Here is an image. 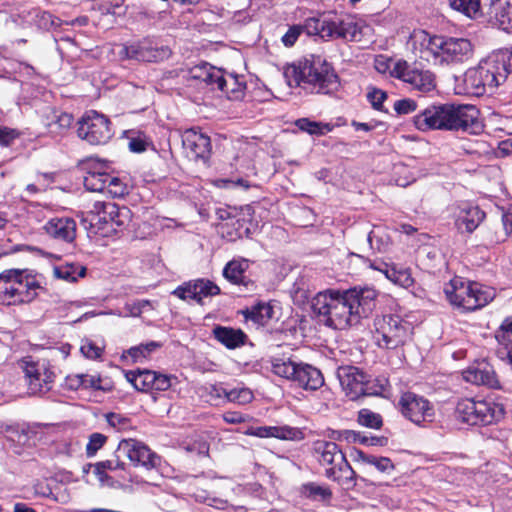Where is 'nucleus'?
I'll use <instances>...</instances> for the list:
<instances>
[{
    "label": "nucleus",
    "instance_id": "obj_5",
    "mask_svg": "<svg viewBox=\"0 0 512 512\" xmlns=\"http://www.w3.org/2000/svg\"><path fill=\"white\" fill-rule=\"evenodd\" d=\"M446 299L455 308L463 311H474L487 305L493 300L495 294L486 290L480 284L464 281L455 277L444 288Z\"/></svg>",
    "mask_w": 512,
    "mask_h": 512
},
{
    "label": "nucleus",
    "instance_id": "obj_29",
    "mask_svg": "<svg viewBox=\"0 0 512 512\" xmlns=\"http://www.w3.org/2000/svg\"><path fill=\"white\" fill-rule=\"evenodd\" d=\"M473 55V45L469 39L449 37V46L445 64L462 63Z\"/></svg>",
    "mask_w": 512,
    "mask_h": 512
},
{
    "label": "nucleus",
    "instance_id": "obj_28",
    "mask_svg": "<svg viewBox=\"0 0 512 512\" xmlns=\"http://www.w3.org/2000/svg\"><path fill=\"white\" fill-rule=\"evenodd\" d=\"M214 338L227 349H236L245 345L247 335L241 329L217 325L213 328Z\"/></svg>",
    "mask_w": 512,
    "mask_h": 512
},
{
    "label": "nucleus",
    "instance_id": "obj_6",
    "mask_svg": "<svg viewBox=\"0 0 512 512\" xmlns=\"http://www.w3.org/2000/svg\"><path fill=\"white\" fill-rule=\"evenodd\" d=\"M302 27L309 36H319L326 41L342 39L345 42L360 41L363 28L350 17L334 21L322 16L307 18Z\"/></svg>",
    "mask_w": 512,
    "mask_h": 512
},
{
    "label": "nucleus",
    "instance_id": "obj_27",
    "mask_svg": "<svg viewBox=\"0 0 512 512\" xmlns=\"http://www.w3.org/2000/svg\"><path fill=\"white\" fill-rule=\"evenodd\" d=\"M53 238L71 243L76 237V222L72 218H53L45 226Z\"/></svg>",
    "mask_w": 512,
    "mask_h": 512
},
{
    "label": "nucleus",
    "instance_id": "obj_52",
    "mask_svg": "<svg viewBox=\"0 0 512 512\" xmlns=\"http://www.w3.org/2000/svg\"><path fill=\"white\" fill-rule=\"evenodd\" d=\"M107 437L101 433H92L89 437V442L86 446V455L93 457L99 449L103 447Z\"/></svg>",
    "mask_w": 512,
    "mask_h": 512
},
{
    "label": "nucleus",
    "instance_id": "obj_42",
    "mask_svg": "<svg viewBox=\"0 0 512 512\" xmlns=\"http://www.w3.org/2000/svg\"><path fill=\"white\" fill-rule=\"evenodd\" d=\"M451 8L468 17L475 16L480 10V0H449Z\"/></svg>",
    "mask_w": 512,
    "mask_h": 512
},
{
    "label": "nucleus",
    "instance_id": "obj_24",
    "mask_svg": "<svg viewBox=\"0 0 512 512\" xmlns=\"http://www.w3.org/2000/svg\"><path fill=\"white\" fill-rule=\"evenodd\" d=\"M21 276L13 277L16 290V300L19 304L29 303L38 295V290L42 289L35 276L27 269H20Z\"/></svg>",
    "mask_w": 512,
    "mask_h": 512
},
{
    "label": "nucleus",
    "instance_id": "obj_25",
    "mask_svg": "<svg viewBox=\"0 0 512 512\" xmlns=\"http://www.w3.org/2000/svg\"><path fill=\"white\" fill-rule=\"evenodd\" d=\"M487 15L499 29L512 33V0H492Z\"/></svg>",
    "mask_w": 512,
    "mask_h": 512
},
{
    "label": "nucleus",
    "instance_id": "obj_62",
    "mask_svg": "<svg viewBox=\"0 0 512 512\" xmlns=\"http://www.w3.org/2000/svg\"><path fill=\"white\" fill-rule=\"evenodd\" d=\"M83 388H93L95 390H102L101 377L88 374H82Z\"/></svg>",
    "mask_w": 512,
    "mask_h": 512
},
{
    "label": "nucleus",
    "instance_id": "obj_59",
    "mask_svg": "<svg viewBox=\"0 0 512 512\" xmlns=\"http://www.w3.org/2000/svg\"><path fill=\"white\" fill-rule=\"evenodd\" d=\"M296 126L309 134H316L319 131V124L314 121H310L308 118H301L296 121Z\"/></svg>",
    "mask_w": 512,
    "mask_h": 512
},
{
    "label": "nucleus",
    "instance_id": "obj_56",
    "mask_svg": "<svg viewBox=\"0 0 512 512\" xmlns=\"http://www.w3.org/2000/svg\"><path fill=\"white\" fill-rule=\"evenodd\" d=\"M303 32L302 25H293L282 36V43L285 47H292Z\"/></svg>",
    "mask_w": 512,
    "mask_h": 512
},
{
    "label": "nucleus",
    "instance_id": "obj_40",
    "mask_svg": "<svg viewBox=\"0 0 512 512\" xmlns=\"http://www.w3.org/2000/svg\"><path fill=\"white\" fill-rule=\"evenodd\" d=\"M108 173L101 170H89L84 176V187L91 192H104L107 186Z\"/></svg>",
    "mask_w": 512,
    "mask_h": 512
},
{
    "label": "nucleus",
    "instance_id": "obj_39",
    "mask_svg": "<svg viewBox=\"0 0 512 512\" xmlns=\"http://www.w3.org/2000/svg\"><path fill=\"white\" fill-rule=\"evenodd\" d=\"M301 494L313 501L329 502L333 496L332 490L327 486L315 482H307L301 486Z\"/></svg>",
    "mask_w": 512,
    "mask_h": 512
},
{
    "label": "nucleus",
    "instance_id": "obj_41",
    "mask_svg": "<svg viewBox=\"0 0 512 512\" xmlns=\"http://www.w3.org/2000/svg\"><path fill=\"white\" fill-rule=\"evenodd\" d=\"M161 346L162 344L160 342L150 341L131 347L127 350V354L132 358L133 362H138L141 359L147 358L152 352Z\"/></svg>",
    "mask_w": 512,
    "mask_h": 512
},
{
    "label": "nucleus",
    "instance_id": "obj_35",
    "mask_svg": "<svg viewBox=\"0 0 512 512\" xmlns=\"http://www.w3.org/2000/svg\"><path fill=\"white\" fill-rule=\"evenodd\" d=\"M189 74L192 79L200 80L207 85H216L218 87L217 78L222 77L223 71L221 69H216L207 62H202L190 68Z\"/></svg>",
    "mask_w": 512,
    "mask_h": 512
},
{
    "label": "nucleus",
    "instance_id": "obj_61",
    "mask_svg": "<svg viewBox=\"0 0 512 512\" xmlns=\"http://www.w3.org/2000/svg\"><path fill=\"white\" fill-rule=\"evenodd\" d=\"M107 422L111 427L122 429L125 428L129 422V419L116 413L107 414Z\"/></svg>",
    "mask_w": 512,
    "mask_h": 512
},
{
    "label": "nucleus",
    "instance_id": "obj_51",
    "mask_svg": "<svg viewBox=\"0 0 512 512\" xmlns=\"http://www.w3.org/2000/svg\"><path fill=\"white\" fill-rule=\"evenodd\" d=\"M367 465L374 466L379 472L390 474L394 471L395 466L388 457L371 455Z\"/></svg>",
    "mask_w": 512,
    "mask_h": 512
},
{
    "label": "nucleus",
    "instance_id": "obj_21",
    "mask_svg": "<svg viewBox=\"0 0 512 512\" xmlns=\"http://www.w3.org/2000/svg\"><path fill=\"white\" fill-rule=\"evenodd\" d=\"M366 373L355 366H341L337 370V376L340 384L350 400L356 401L363 397L364 382Z\"/></svg>",
    "mask_w": 512,
    "mask_h": 512
},
{
    "label": "nucleus",
    "instance_id": "obj_2",
    "mask_svg": "<svg viewBox=\"0 0 512 512\" xmlns=\"http://www.w3.org/2000/svg\"><path fill=\"white\" fill-rule=\"evenodd\" d=\"M290 86L316 94H332L340 88V78L333 65L319 55H308L288 66L284 72Z\"/></svg>",
    "mask_w": 512,
    "mask_h": 512
},
{
    "label": "nucleus",
    "instance_id": "obj_43",
    "mask_svg": "<svg viewBox=\"0 0 512 512\" xmlns=\"http://www.w3.org/2000/svg\"><path fill=\"white\" fill-rule=\"evenodd\" d=\"M357 421L360 425L372 429H380L383 425L381 415L369 409H361L358 412Z\"/></svg>",
    "mask_w": 512,
    "mask_h": 512
},
{
    "label": "nucleus",
    "instance_id": "obj_50",
    "mask_svg": "<svg viewBox=\"0 0 512 512\" xmlns=\"http://www.w3.org/2000/svg\"><path fill=\"white\" fill-rule=\"evenodd\" d=\"M106 190L114 197H123L128 193L127 186L115 176L108 174Z\"/></svg>",
    "mask_w": 512,
    "mask_h": 512
},
{
    "label": "nucleus",
    "instance_id": "obj_20",
    "mask_svg": "<svg viewBox=\"0 0 512 512\" xmlns=\"http://www.w3.org/2000/svg\"><path fill=\"white\" fill-rule=\"evenodd\" d=\"M117 453L123 454L135 465H141L147 469L156 467L159 457L143 443L134 439L120 441Z\"/></svg>",
    "mask_w": 512,
    "mask_h": 512
},
{
    "label": "nucleus",
    "instance_id": "obj_53",
    "mask_svg": "<svg viewBox=\"0 0 512 512\" xmlns=\"http://www.w3.org/2000/svg\"><path fill=\"white\" fill-rule=\"evenodd\" d=\"M356 439L351 441L350 443H356L359 442L363 445H369V446H385L388 443V438L385 436H365L361 435L360 432H356Z\"/></svg>",
    "mask_w": 512,
    "mask_h": 512
},
{
    "label": "nucleus",
    "instance_id": "obj_13",
    "mask_svg": "<svg viewBox=\"0 0 512 512\" xmlns=\"http://www.w3.org/2000/svg\"><path fill=\"white\" fill-rule=\"evenodd\" d=\"M391 76L409 84L411 89L427 93L436 88L435 75L429 70L412 67L404 60L396 62Z\"/></svg>",
    "mask_w": 512,
    "mask_h": 512
},
{
    "label": "nucleus",
    "instance_id": "obj_49",
    "mask_svg": "<svg viewBox=\"0 0 512 512\" xmlns=\"http://www.w3.org/2000/svg\"><path fill=\"white\" fill-rule=\"evenodd\" d=\"M495 338L502 348L497 350V355L501 359L506 358V352L512 347V334L507 332V329L498 328L495 333Z\"/></svg>",
    "mask_w": 512,
    "mask_h": 512
},
{
    "label": "nucleus",
    "instance_id": "obj_33",
    "mask_svg": "<svg viewBox=\"0 0 512 512\" xmlns=\"http://www.w3.org/2000/svg\"><path fill=\"white\" fill-rule=\"evenodd\" d=\"M242 314L246 321H252L258 326H265L273 318L274 309L269 303L260 301L250 308H246Z\"/></svg>",
    "mask_w": 512,
    "mask_h": 512
},
{
    "label": "nucleus",
    "instance_id": "obj_46",
    "mask_svg": "<svg viewBox=\"0 0 512 512\" xmlns=\"http://www.w3.org/2000/svg\"><path fill=\"white\" fill-rule=\"evenodd\" d=\"M94 466V472L98 476V479L100 481H104L105 479L109 478V476L106 473V470H117V469H123L124 463L120 460H106L97 462Z\"/></svg>",
    "mask_w": 512,
    "mask_h": 512
},
{
    "label": "nucleus",
    "instance_id": "obj_55",
    "mask_svg": "<svg viewBox=\"0 0 512 512\" xmlns=\"http://www.w3.org/2000/svg\"><path fill=\"white\" fill-rule=\"evenodd\" d=\"M417 109V103L410 98L397 100L394 103V110L398 115H406L414 112Z\"/></svg>",
    "mask_w": 512,
    "mask_h": 512
},
{
    "label": "nucleus",
    "instance_id": "obj_60",
    "mask_svg": "<svg viewBox=\"0 0 512 512\" xmlns=\"http://www.w3.org/2000/svg\"><path fill=\"white\" fill-rule=\"evenodd\" d=\"M249 416L237 411H227L223 414V420L229 424H240L248 420Z\"/></svg>",
    "mask_w": 512,
    "mask_h": 512
},
{
    "label": "nucleus",
    "instance_id": "obj_17",
    "mask_svg": "<svg viewBox=\"0 0 512 512\" xmlns=\"http://www.w3.org/2000/svg\"><path fill=\"white\" fill-rule=\"evenodd\" d=\"M451 103L432 104L413 117L415 127L422 131L447 130Z\"/></svg>",
    "mask_w": 512,
    "mask_h": 512
},
{
    "label": "nucleus",
    "instance_id": "obj_7",
    "mask_svg": "<svg viewBox=\"0 0 512 512\" xmlns=\"http://www.w3.org/2000/svg\"><path fill=\"white\" fill-rule=\"evenodd\" d=\"M504 407L491 400L465 398L458 401L455 418L468 425H490L503 418Z\"/></svg>",
    "mask_w": 512,
    "mask_h": 512
},
{
    "label": "nucleus",
    "instance_id": "obj_16",
    "mask_svg": "<svg viewBox=\"0 0 512 512\" xmlns=\"http://www.w3.org/2000/svg\"><path fill=\"white\" fill-rule=\"evenodd\" d=\"M171 53L172 52L169 47L163 45L159 46L149 38H145L123 48V54L127 59L143 62L163 61L164 59L169 58Z\"/></svg>",
    "mask_w": 512,
    "mask_h": 512
},
{
    "label": "nucleus",
    "instance_id": "obj_31",
    "mask_svg": "<svg viewBox=\"0 0 512 512\" xmlns=\"http://www.w3.org/2000/svg\"><path fill=\"white\" fill-rule=\"evenodd\" d=\"M218 79V89L226 94L230 100H241L245 95L246 82L243 77L228 74Z\"/></svg>",
    "mask_w": 512,
    "mask_h": 512
},
{
    "label": "nucleus",
    "instance_id": "obj_1",
    "mask_svg": "<svg viewBox=\"0 0 512 512\" xmlns=\"http://www.w3.org/2000/svg\"><path fill=\"white\" fill-rule=\"evenodd\" d=\"M378 292L371 287L328 289L311 301V309L325 326L346 329L367 318L376 308Z\"/></svg>",
    "mask_w": 512,
    "mask_h": 512
},
{
    "label": "nucleus",
    "instance_id": "obj_63",
    "mask_svg": "<svg viewBox=\"0 0 512 512\" xmlns=\"http://www.w3.org/2000/svg\"><path fill=\"white\" fill-rule=\"evenodd\" d=\"M65 385L70 390L83 388L82 374L67 376L65 379Z\"/></svg>",
    "mask_w": 512,
    "mask_h": 512
},
{
    "label": "nucleus",
    "instance_id": "obj_64",
    "mask_svg": "<svg viewBox=\"0 0 512 512\" xmlns=\"http://www.w3.org/2000/svg\"><path fill=\"white\" fill-rule=\"evenodd\" d=\"M355 437H356L355 431H353V430L334 431L332 434V438L334 440H338V441L344 440L348 443L355 440L356 439Z\"/></svg>",
    "mask_w": 512,
    "mask_h": 512
},
{
    "label": "nucleus",
    "instance_id": "obj_58",
    "mask_svg": "<svg viewBox=\"0 0 512 512\" xmlns=\"http://www.w3.org/2000/svg\"><path fill=\"white\" fill-rule=\"evenodd\" d=\"M80 350L89 359H97L102 353V350L91 341L82 344Z\"/></svg>",
    "mask_w": 512,
    "mask_h": 512
},
{
    "label": "nucleus",
    "instance_id": "obj_23",
    "mask_svg": "<svg viewBox=\"0 0 512 512\" xmlns=\"http://www.w3.org/2000/svg\"><path fill=\"white\" fill-rule=\"evenodd\" d=\"M463 377L472 384L485 385L493 389L501 388L493 367L485 362L468 367L463 372Z\"/></svg>",
    "mask_w": 512,
    "mask_h": 512
},
{
    "label": "nucleus",
    "instance_id": "obj_18",
    "mask_svg": "<svg viewBox=\"0 0 512 512\" xmlns=\"http://www.w3.org/2000/svg\"><path fill=\"white\" fill-rule=\"evenodd\" d=\"M221 293L220 288L208 279H196L178 286L172 294L181 300L191 299L198 304H203V298L212 297Z\"/></svg>",
    "mask_w": 512,
    "mask_h": 512
},
{
    "label": "nucleus",
    "instance_id": "obj_45",
    "mask_svg": "<svg viewBox=\"0 0 512 512\" xmlns=\"http://www.w3.org/2000/svg\"><path fill=\"white\" fill-rule=\"evenodd\" d=\"M386 383V380L371 379L369 375H366L363 396H381L386 390Z\"/></svg>",
    "mask_w": 512,
    "mask_h": 512
},
{
    "label": "nucleus",
    "instance_id": "obj_36",
    "mask_svg": "<svg viewBox=\"0 0 512 512\" xmlns=\"http://www.w3.org/2000/svg\"><path fill=\"white\" fill-rule=\"evenodd\" d=\"M153 372L152 370H136L125 372V377L137 391L148 392L153 390Z\"/></svg>",
    "mask_w": 512,
    "mask_h": 512
},
{
    "label": "nucleus",
    "instance_id": "obj_37",
    "mask_svg": "<svg viewBox=\"0 0 512 512\" xmlns=\"http://www.w3.org/2000/svg\"><path fill=\"white\" fill-rule=\"evenodd\" d=\"M54 276L67 282H76L86 275V267L76 263H66L53 268Z\"/></svg>",
    "mask_w": 512,
    "mask_h": 512
},
{
    "label": "nucleus",
    "instance_id": "obj_19",
    "mask_svg": "<svg viewBox=\"0 0 512 512\" xmlns=\"http://www.w3.org/2000/svg\"><path fill=\"white\" fill-rule=\"evenodd\" d=\"M485 212L467 202L453 208L454 226L459 233H473L485 219Z\"/></svg>",
    "mask_w": 512,
    "mask_h": 512
},
{
    "label": "nucleus",
    "instance_id": "obj_14",
    "mask_svg": "<svg viewBox=\"0 0 512 512\" xmlns=\"http://www.w3.org/2000/svg\"><path fill=\"white\" fill-rule=\"evenodd\" d=\"M91 213L96 220L95 224L99 230L104 229L106 224L115 225L114 231L126 227L132 219L131 210L126 206H119L114 202L96 201Z\"/></svg>",
    "mask_w": 512,
    "mask_h": 512
},
{
    "label": "nucleus",
    "instance_id": "obj_22",
    "mask_svg": "<svg viewBox=\"0 0 512 512\" xmlns=\"http://www.w3.org/2000/svg\"><path fill=\"white\" fill-rule=\"evenodd\" d=\"M182 144L188 157L204 163L208 161L211 154V141L210 138L195 129H188L182 136Z\"/></svg>",
    "mask_w": 512,
    "mask_h": 512
},
{
    "label": "nucleus",
    "instance_id": "obj_44",
    "mask_svg": "<svg viewBox=\"0 0 512 512\" xmlns=\"http://www.w3.org/2000/svg\"><path fill=\"white\" fill-rule=\"evenodd\" d=\"M366 97L374 110L387 112L383 104L388 95L384 90L376 87H369Z\"/></svg>",
    "mask_w": 512,
    "mask_h": 512
},
{
    "label": "nucleus",
    "instance_id": "obj_12",
    "mask_svg": "<svg viewBox=\"0 0 512 512\" xmlns=\"http://www.w3.org/2000/svg\"><path fill=\"white\" fill-rule=\"evenodd\" d=\"M398 409L406 419L416 425L431 422L435 415L434 406L428 399L410 391L402 393Z\"/></svg>",
    "mask_w": 512,
    "mask_h": 512
},
{
    "label": "nucleus",
    "instance_id": "obj_32",
    "mask_svg": "<svg viewBox=\"0 0 512 512\" xmlns=\"http://www.w3.org/2000/svg\"><path fill=\"white\" fill-rule=\"evenodd\" d=\"M371 267L383 272L387 279L401 287L409 288L414 284L409 268L398 267L394 264L389 265L387 263H383L382 267L375 266L374 264Z\"/></svg>",
    "mask_w": 512,
    "mask_h": 512
},
{
    "label": "nucleus",
    "instance_id": "obj_26",
    "mask_svg": "<svg viewBox=\"0 0 512 512\" xmlns=\"http://www.w3.org/2000/svg\"><path fill=\"white\" fill-rule=\"evenodd\" d=\"M421 46L423 47L422 53L427 55V60H429L428 56L431 55L434 62L446 63L449 37L441 35L430 36L428 33L422 32Z\"/></svg>",
    "mask_w": 512,
    "mask_h": 512
},
{
    "label": "nucleus",
    "instance_id": "obj_9",
    "mask_svg": "<svg viewBox=\"0 0 512 512\" xmlns=\"http://www.w3.org/2000/svg\"><path fill=\"white\" fill-rule=\"evenodd\" d=\"M374 327L377 345L386 349L404 345L412 332L411 324L395 314L376 317Z\"/></svg>",
    "mask_w": 512,
    "mask_h": 512
},
{
    "label": "nucleus",
    "instance_id": "obj_11",
    "mask_svg": "<svg viewBox=\"0 0 512 512\" xmlns=\"http://www.w3.org/2000/svg\"><path fill=\"white\" fill-rule=\"evenodd\" d=\"M113 134L110 120L94 110L86 112L78 121L77 135L91 145H104Z\"/></svg>",
    "mask_w": 512,
    "mask_h": 512
},
{
    "label": "nucleus",
    "instance_id": "obj_54",
    "mask_svg": "<svg viewBox=\"0 0 512 512\" xmlns=\"http://www.w3.org/2000/svg\"><path fill=\"white\" fill-rule=\"evenodd\" d=\"M21 136V132L17 129L0 125V145L8 147L12 142Z\"/></svg>",
    "mask_w": 512,
    "mask_h": 512
},
{
    "label": "nucleus",
    "instance_id": "obj_38",
    "mask_svg": "<svg viewBox=\"0 0 512 512\" xmlns=\"http://www.w3.org/2000/svg\"><path fill=\"white\" fill-rule=\"evenodd\" d=\"M266 438H277L280 440L300 441L304 439V433L297 427L288 425L266 426Z\"/></svg>",
    "mask_w": 512,
    "mask_h": 512
},
{
    "label": "nucleus",
    "instance_id": "obj_57",
    "mask_svg": "<svg viewBox=\"0 0 512 512\" xmlns=\"http://www.w3.org/2000/svg\"><path fill=\"white\" fill-rule=\"evenodd\" d=\"M171 387V377L165 374L153 372V390L166 391Z\"/></svg>",
    "mask_w": 512,
    "mask_h": 512
},
{
    "label": "nucleus",
    "instance_id": "obj_47",
    "mask_svg": "<svg viewBox=\"0 0 512 512\" xmlns=\"http://www.w3.org/2000/svg\"><path fill=\"white\" fill-rule=\"evenodd\" d=\"M73 115L66 112H61L56 118L49 124L52 132L58 134H64L73 123Z\"/></svg>",
    "mask_w": 512,
    "mask_h": 512
},
{
    "label": "nucleus",
    "instance_id": "obj_10",
    "mask_svg": "<svg viewBox=\"0 0 512 512\" xmlns=\"http://www.w3.org/2000/svg\"><path fill=\"white\" fill-rule=\"evenodd\" d=\"M18 365L24 373L30 395H43L52 389L55 374L45 361L27 356L22 358Z\"/></svg>",
    "mask_w": 512,
    "mask_h": 512
},
{
    "label": "nucleus",
    "instance_id": "obj_34",
    "mask_svg": "<svg viewBox=\"0 0 512 512\" xmlns=\"http://www.w3.org/2000/svg\"><path fill=\"white\" fill-rule=\"evenodd\" d=\"M249 268V260L244 258L232 259L224 269L223 276L232 284L247 285L245 272Z\"/></svg>",
    "mask_w": 512,
    "mask_h": 512
},
{
    "label": "nucleus",
    "instance_id": "obj_48",
    "mask_svg": "<svg viewBox=\"0 0 512 512\" xmlns=\"http://www.w3.org/2000/svg\"><path fill=\"white\" fill-rule=\"evenodd\" d=\"M253 398V393L248 388H234L229 390L228 393L226 394L227 401L242 405L250 403L253 400Z\"/></svg>",
    "mask_w": 512,
    "mask_h": 512
},
{
    "label": "nucleus",
    "instance_id": "obj_15",
    "mask_svg": "<svg viewBox=\"0 0 512 512\" xmlns=\"http://www.w3.org/2000/svg\"><path fill=\"white\" fill-rule=\"evenodd\" d=\"M446 131H464L477 134L482 130L479 110L474 105L451 103Z\"/></svg>",
    "mask_w": 512,
    "mask_h": 512
},
{
    "label": "nucleus",
    "instance_id": "obj_4",
    "mask_svg": "<svg viewBox=\"0 0 512 512\" xmlns=\"http://www.w3.org/2000/svg\"><path fill=\"white\" fill-rule=\"evenodd\" d=\"M312 454L321 466L326 467V478L347 489L356 486L357 474L335 442L325 440L314 442Z\"/></svg>",
    "mask_w": 512,
    "mask_h": 512
},
{
    "label": "nucleus",
    "instance_id": "obj_30",
    "mask_svg": "<svg viewBox=\"0 0 512 512\" xmlns=\"http://www.w3.org/2000/svg\"><path fill=\"white\" fill-rule=\"evenodd\" d=\"M20 269H8L0 273V303L18 305L13 277H20Z\"/></svg>",
    "mask_w": 512,
    "mask_h": 512
},
{
    "label": "nucleus",
    "instance_id": "obj_3",
    "mask_svg": "<svg viewBox=\"0 0 512 512\" xmlns=\"http://www.w3.org/2000/svg\"><path fill=\"white\" fill-rule=\"evenodd\" d=\"M512 72V54L497 53L482 60L477 67L465 73L464 82L471 93L483 95L503 83Z\"/></svg>",
    "mask_w": 512,
    "mask_h": 512
},
{
    "label": "nucleus",
    "instance_id": "obj_8",
    "mask_svg": "<svg viewBox=\"0 0 512 512\" xmlns=\"http://www.w3.org/2000/svg\"><path fill=\"white\" fill-rule=\"evenodd\" d=\"M273 372L283 378L291 380L305 390H317L324 384V377L319 369L306 364L297 363L290 358H273Z\"/></svg>",
    "mask_w": 512,
    "mask_h": 512
}]
</instances>
